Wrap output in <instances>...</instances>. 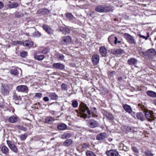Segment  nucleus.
Listing matches in <instances>:
<instances>
[{
  "label": "nucleus",
  "instance_id": "13",
  "mask_svg": "<svg viewBox=\"0 0 156 156\" xmlns=\"http://www.w3.org/2000/svg\"><path fill=\"white\" fill-rule=\"evenodd\" d=\"M16 42H17L18 43H19V42H20L21 44H22L23 46L27 47H31L33 45V42L29 40L25 41L23 42L18 41H17Z\"/></svg>",
  "mask_w": 156,
  "mask_h": 156
},
{
  "label": "nucleus",
  "instance_id": "57",
  "mask_svg": "<svg viewBox=\"0 0 156 156\" xmlns=\"http://www.w3.org/2000/svg\"><path fill=\"white\" fill-rule=\"evenodd\" d=\"M94 14V12H92L91 13H90V15L91 16H93V14Z\"/></svg>",
  "mask_w": 156,
  "mask_h": 156
},
{
  "label": "nucleus",
  "instance_id": "61",
  "mask_svg": "<svg viewBox=\"0 0 156 156\" xmlns=\"http://www.w3.org/2000/svg\"><path fill=\"white\" fill-rule=\"evenodd\" d=\"M112 140V139H111V140H110V141Z\"/></svg>",
  "mask_w": 156,
  "mask_h": 156
},
{
  "label": "nucleus",
  "instance_id": "4",
  "mask_svg": "<svg viewBox=\"0 0 156 156\" xmlns=\"http://www.w3.org/2000/svg\"><path fill=\"white\" fill-rule=\"evenodd\" d=\"M145 54L146 58L149 59H152L156 55V51L154 48H151L147 50Z\"/></svg>",
  "mask_w": 156,
  "mask_h": 156
},
{
  "label": "nucleus",
  "instance_id": "7",
  "mask_svg": "<svg viewBox=\"0 0 156 156\" xmlns=\"http://www.w3.org/2000/svg\"><path fill=\"white\" fill-rule=\"evenodd\" d=\"M108 135L106 133L104 132L100 133L96 136V140L98 141H104L107 138Z\"/></svg>",
  "mask_w": 156,
  "mask_h": 156
},
{
  "label": "nucleus",
  "instance_id": "26",
  "mask_svg": "<svg viewBox=\"0 0 156 156\" xmlns=\"http://www.w3.org/2000/svg\"><path fill=\"white\" fill-rule=\"evenodd\" d=\"M137 118L141 121H143L145 119V118L144 114L141 112L138 113L136 114Z\"/></svg>",
  "mask_w": 156,
  "mask_h": 156
},
{
  "label": "nucleus",
  "instance_id": "22",
  "mask_svg": "<svg viewBox=\"0 0 156 156\" xmlns=\"http://www.w3.org/2000/svg\"><path fill=\"white\" fill-rule=\"evenodd\" d=\"M19 5V4L16 2H11L10 1L8 2V6L10 8H16Z\"/></svg>",
  "mask_w": 156,
  "mask_h": 156
},
{
  "label": "nucleus",
  "instance_id": "11",
  "mask_svg": "<svg viewBox=\"0 0 156 156\" xmlns=\"http://www.w3.org/2000/svg\"><path fill=\"white\" fill-rule=\"evenodd\" d=\"M99 56L96 54L93 55L92 57V62L94 65H97L99 61Z\"/></svg>",
  "mask_w": 156,
  "mask_h": 156
},
{
  "label": "nucleus",
  "instance_id": "1",
  "mask_svg": "<svg viewBox=\"0 0 156 156\" xmlns=\"http://www.w3.org/2000/svg\"><path fill=\"white\" fill-rule=\"evenodd\" d=\"M138 106L141 108V110L144 111L145 112V115L146 118L149 121H152L154 120L155 117L154 115L153 112L147 109L146 107L142 104H139Z\"/></svg>",
  "mask_w": 156,
  "mask_h": 156
},
{
  "label": "nucleus",
  "instance_id": "10",
  "mask_svg": "<svg viewBox=\"0 0 156 156\" xmlns=\"http://www.w3.org/2000/svg\"><path fill=\"white\" fill-rule=\"evenodd\" d=\"M88 126L91 128H95L98 126V123L97 121L94 119L89 120L88 122Z\"/></svg>",
  "mask_w": 156,
  "mask_h": 156
},
{
  "label": "nucleus",
  "instance_id": "56",
  "mask_svg": "<svg viewBox=\"0 0 156 156\" xmlns=\"http://www.w3.org/2000/svg\"><path fill=\"white\" fill-rule=\"evenodd\" d=\"M122 80V78L121 77H120L118 78V80L119 81H121Z\"/></svg>",
  "mask_w": 156,
  "mask_h": 156
},
{
  "label": "nucleus",
  "instance_id": "3",
  "mask_svg": "<svg viewBox=\"0 0 156 156\" xmlns=\"http://www.w3.org/2000/svg\"><path fill=\"white\" fill-rule=\"evenodd\" d=\"M111 7L106 5H100L97 6L95 8V10L99 12H103L109 11Z\"/></svg>",
  "mask_w": 156,
  "mask_h": 156
},
{
  "label": "nucleus",
  "instance_id": "6",
  "mask_svg": "<svg viewBox=\"0 0 156 156\" xmlns=\"http://www.w3.org/2000/svg\"><path fill=\"white\" fill-rule=\"evenodd\" d=\"M10 149L15 153L18 152V150L15 144L9 140L6 141Z\"/></svg>",
  "mask_w": 156,
  "mask_h": 156
},
{
  "label": "nucleus",
  "instance_id": "2",
  "mask_svg": "<svg viewBox=\"0 0 156 156\" xmlns=\"http://www.w3.org/2000/svg\"><path fill=\"white\" fill-rule=\"evenodd\" d=\"M80 112L82 115L83 117L85 119L91 117V112L86 105L82 103L80 105Z\"/></svg>",
  "mask_w": 156,
  "mask_h": 156
},
{
  "label": "nucleus",
  "instance_id": "18",
  "mask_svg": "<svg viewBox=\"0 0 156 156\" xmlns=\"http://www.w3.org/2000/svg\"><path fill=\"white\" fill-rule=\"evenodd\" d=\"M103 114L106 118L109 120H112L114 119V116L110 112H108L106 111H104L103 112Z\"/></svg>",
  "mask_w": 156,
  "mask_h": 156
},
{
  "label": "nucleus",
  "instance_id": "21",
  "mask_svg": "<svg viewBox=\"0 0 156 156\" xmlns=\"http://www.w3.org/2000/svg\"><path fill=\"white\" fill-rule=\"evenodd\" d=\"M8 121L11 123H15L18 121V118L16 116L12 115L8 119Z\"/></svg>",
  "mask_w": 156,
  "mask_h": 156
},
{
  "label": "nucleus",
  "instance_id": "12",
  "mask_svg": "<svg viewBox=\"0 0 156 156\" xmlns=\"http://www.w3.org/2000/svg\"><path fill=\"white\" fill-rule=\"evenodd\" d=\"M106 154L108 156H119V154L115 150H112L106 152Z\"/></svg>",
  "mask_w": 156,
  "mask_h": 156
},
{
  "label": "nucleus",
  "instance_id": "58",
  "mask_svg": "<svg viewBox=\"0 0 156 156\" xmlns=\"http://www.w3.org/2000/svg\"><path fill=\"white\" fill-rule=\"evenodd\" d=\"M112 37H109L108 38V41H109L110 42V39H111L112 38Z\"/></svg>",
  "mask_w": 156,
  "mask_h": 156
},
{
  "label": "nucleus",
  "instance_id": "9",
  "mask_svg": "<svg viewBox=\"0 0 156 156\" xmlns=\"http://www.w3.org/2000/svg\"><path fill=\"white\" fill-rule=\"evenodd\" d=\"M16 89L18 92H27L28 90V87L25 85H23L18 86L16 87Z\"/></svg>",
  "mask_w": 156,
  "mask_h": 156
},
{
  "label": "nucleus",
  "instance_id": "44",
  "mask_svg": "<svg viewBox=\"0 0 156 156\" xmlns=\"http://www.w3.org/2000/svg\"><path fill=\"white\" fill-rule=\"evenodd\" d=\"M56 57L58 58L59 60H62L64 59V56L62 54H60L57 55Z\"/></svg>",
  "mask_w": 156,
  "mask_h": 156
},
{
  "label": "nucleus",
  "instance_id": "34",
  "mask_svg": "<svg viewBox=\"0 0 156 156\" xmlns=\"http://www.w3.org/2000/svg\"><path fill=\"white\" fill-rule=\"evenodd\" d=\"M72 136V134L69 133H65L62 135V139H66L70 138Z\"/></svg>",
  "mask_w": 156,
  "mask_h": 156
},
{
  "label": "nucleus",
  "instance_id": "28",
  "mask_svg": "<svg viewBox=\"0 0 156 156\" xmlns=\"http://www.w3.org/2000/svg\"><path fill=\"white\" fill-rule=\"evenodd\" d=\"M49 97L52 100H55L57 99L58 96L55 93H51L49 94Z\"/></svg>",
  "mask_w": 156,
  "mask_h": 156
},
{
  "label": "nucleus",
  "instance_id": "8",
  "mask_svg": "<svg viewBox=\"0 0 156 156\" xmlns=\"http://www.w3.org/2000/svg\"><path fill=\"white\" fill-rule=\"evenodd\" d=\"M124 36L128 42L131 44L135 43L134 39L130 35L127 33H125L124 34Z\"/></svg>",
  "mask_w": 156,
  "mask_h": 156
},
{
  "label": "nucleus",
  "instance_id": "48",
  "mask_svg": "<svg viewBox=\"0 0 156 156\" xmlns=\"http://www.w3.org/2000/svg\"><path fill=\"white\" fill-rule=\"evenodd\" d=\"M13 99L15 100H16V101L18 100L20 98V96H18L17 95L15 94H14L13 95Z\"/></svg>",
  "mask_w": 156,
  "mask_h": 156
},
{
  "label": "nucleus",
  "instance_id": "20",
  "mask_svg": "<svg viewBox=\"0 0 156 156\" xmlns=\"http://www.w3.org/2000/svg\"><path fill=\"white\" fill-rule=\"evenodd\" d=\"M122 107L125 111L128 113H130L132 112V109L130 106L126 104H124Z\"/></svg>",
  "mask_w": 156,
  "mask_h": 156
},
{
  "label": "nucleus",
  "instance_id": "51",
  "mask_svg": "<svg viewBox=\"0 0 156 156\" xmlns=\"http://www.w3.org/2000/svg\"><path fill=\"white\" fill-rule=\"evenodd\" d=\"M32 1L33 0H26L25 1V3L26 4L28 5H29Z\"/></svg>",
  "mask_w": 156,
  "mask_h": 156
},
{
  "label": "nucleus",
  "instance_id": "38",
  "mask_svg": "<svg viewBox=\"0 0 156 156\" xmlns=\"http://www.w3.org/2000/svg\"><path fill=\"white\" fill-rule=\"evenodd\" d=\"M67 18L69 20H72L73 18V15L71 13L66 14Z\"/></svg>",
  "mask_w": 156,
  "mask_h": 156
},
{
  "label": "nucleus",
  "instance_id": "29",
  "mask_svg": "<svg viewBox=\"0 0 156 156\" xmlns=\"http://www.w3.org/2000/svg\"><path fill=\"white\" fill-rule=\"evenodd\" d=\"M34 58L38 61H41L44 58V56L43 55H37L35 54L34 55Z\"/></svg>",
  "mask_w": 156,
  "mask_h": 156
},
{
  "label": "nucleus",
  "instance_id": "14",
  "mask_svg": "<svg viewBox=\"0 0 156 156\" xmlns=\"http://www.w3.org/2000/svg\"><path fill=\"white\" fill-rule=\"evenodd\" d=\"M72 41L71 38L69 36L63 37L62 38V41H63L64 44H68L70 43Z\"/></svg>",
  "mask_w": 156,
  "mask_h": 156
},
{
  "label": "nucleus",
  "instance_id": "54",
  "mask_svg": "<svg viewBox=\"0 0 156 156\" xmlns=\"http://www.w3.org/2000/svg\"><path fill=\"white\" fill-rule=\"evenodd\" d=\"M4 5V3L0 1V9L3 8Z\"/></svg>",
  "mask_w": 156,
  "mask_h": 156
},
{
  "label": "nucleus",
  "instance_id": "37",
  "mask_svg": "<svg viewBox=\"0 0 156 156\" xmlns=\"http://www.w3.org/2000/svg\"><path fill=\"white\" fill-rule=\"evenodd\" d=\"M49 51V49L48 48H44L41 51H39V53H42L46 54L48 53Z\"/></svg>",
  "mask_w": 156,
  "mask_h": 156
},
{
  "label": "nucleus",
  "instance_id": "60",
  "mask_svg": "<svg viewBox=\"0 0 156 156\" xmlns=\"http://www.w3.org/2000/svg\"><path fill=\"white\" fill-rule=\"evenodd\" d=\"M94 110H95V109H96V108L94 107Z\"/></svg>",
  "mask_w": 156,
  "mask_h": 156
},
{
  "label": "nucleus",
  "instance_id": "39",
  "mask_svg": "<svg viewBox=\"0 0 156 156\" xmlns=\"http://www.w3.org/2000/svg\"><path fill=\"white\" fill-rule=\"evenodd\" d=\"M28 55L27 52L25 51H23L20 53V55L23 58L26 57Z\"/></svg>",
  "mask_w": 156,
  "mask_h": 156
},
{
  "label": "nucleus",
  "instance_id": "43",
  "mask_svg": "<svg viewBox=\"0 0 156 156\" xmlns=\"http://www.w3.org/2000/svg\"><path fill=\"white\" fill-rule=\"evenodd\" d=\"M132 150L134 152L136 153H139V149L135 146L132 147Z\"/></svg>",
  "mask_w": 156,
  "mask_h": 156
},
{
  "label": "nucleus",
  "instance_id": "40",
  "mask_svg": "<svg viewBox=\"0 0 156 156\" xmlns=\"http://www.w3.org/2000/svg\"><path fill=\"white\" fill-rule=\"evenodd\" d=\"M87 156H96L93 152L90 151H88L86 152Z\"/></svg>",
  "mask_w": 156,
  "mask_h": 156
},
{
  "label": "nucleus",
  "instance_id": "49",
  "mask_svg": "<svg viewBox=\"0 0 156 156\" xmlns=\"http://www.w3.org/2000/svg\"><path fill=\"white\" fill-rule=\"evenodd\" d=\"M15 16L17 17H20L23 16V14L20 12H17L15 14Z\"/></svg>",
  "mask_w": 156,
  "mask_h": 156
},
{
  "label": "nucleus",
  "instance_id": "46",
  "mask_svg": "<svg viewBox=\"0 0 156 156\" xmlns=\"http://www.w3.org/2000/svg\"><path fill=\"white\" fill-rule=\"evenodd\" d=\"M62 88L64 91L67 90V86L66 83H62Z\"/></svg>",
  "mask_w": 156,
  "mask_h": 156
},
{
  "label": "nucleus",
  "instance_id": "33",
  "mask_svg": "<svg viewBox=\"0 0 156 156\" xmlns=\"http://www.w3.org/2000/svg\"><path fill=\"white\" fill-rule=\"evenodd\" d=\"M147 94L149 96L152 97H156V93L152 91H147Z\"/></svg>",
  "mask_w": 156,
  "mask_h": 156
},
{
  "label": "nucleus",
  "instance_id": "36",
  "mask_svg": "<svg viewBox=\"0 0 156 156\" xmlns=\"http://www.w3.org/2000/svg\"><path fill=\"white\" fill-rule=\"evenodd\" d=\"M27 136L28 135L27 134L25 133L19 136V137L21 140H24L27 137Z\"/></svg>",
  "mask_w": 156,
  "mask_h": 156
},
{
  "label": "nucleus",
  "instance_id": "45",
  "mask_svg": "<svg viewBox=\"0 0 156 156\" xmlns=\"http://www.w3.org/2000/svg\"><path fill=\"white\" fill-rule=\"evenodd\" d=\"M146 156H153L154 154L151 151H146L144 152Z\"/></svg>",
  "mask_w": 156,
  "mask_h": 156
},
{
  "label": "nucleus",
  "instance_id": "17",
  "mask_svg": "<svg viewBox=\"0 0 156 156\" xmlns=\"http://www.w3.org/2000/svg\"><path fill=\"white\" fill-rule=\"evenodd\" d=\"M99 51L101 55L102 56L107 55L108 54V50L104 47H101L99 49Z\"/></svg>",
  "mask_w": 156,
  "mask_h": 156
},
{
  "label": "nucleus",
  "instance_id": "25",
  "mask_svg": "<svg viewBox=\"0 0 156 156\" xmlns=\"http://www.w3.org/2000/svg\"><path fill=\"white\" fill-rule=\"evenodd\" d=\"M67 125L63 123H60L58 124L57 126V128L61 130H64L65 129L67 128Z\"/></svg>",
  "mask_w": 156,
  "mask_h": 156
},
{
  "label": "nucleus",
  "instance_id": "55",
  "mask_svg": "<svg viewBox=\"0 0 156 156\" xmlns=\"http://www.w3.org/2000/svg\"><path fill=\"white\" fill-rule=\"evenodd\" d=\"M35 35L37 37H39L40 36V34L39 32H36L35 33Z\"/></svg>",
  "mask_w": 156,
  "mask_h": 156
},
{
  "label": "nucleus",
  "instance_id": "24",
  "mask_svg": "<svg viewBox=\"0 0 156 156\" xmlns=\"http://www.w3.org/2000/svg\"><path fill=\"white\" fill-rule=\"evenodd\" d=\"M60 31L62 32V33L66 34H69L70 32V30L68 28L64 27L61 28L60 29Z\"/></svg>",
  "mask_w": 156,
  "mask_h": 156
},
{
  "label": "nucleus",
  "instance_id": "19",
  "mask_svg": "<svg viewBox=\"0 0 156 156\" xmlns=\"http://www.w3.org/2000/svg\"><path fill=\"white\" fill-rule=\"evenodd\" d=\"M138 62L137 60L135 58H131L127 60L128 63L130 65H135Z\"/></svg>",
  "mask_w": 156,
  "mask_h": 156
},
{
  "label": "nucleus",
  "instance_id": "47",
  "mask_svg": "<svg viewBox=\"0 0 156 156\" xmlns=\"http://www.w3.org/2000/svg\"><path fill=\"white\" fill-rule=\"evenodd\" d=\"M42 94L41 93H37L35 94V96L37 98H40L42 97Z\"/></svg>",
  "mask_w": 156,
  "mask_h": 156
},
{
  "label": "nucleus",
  "instance_id": "30",
  "mask_svg": "<svg viewBox=\"0 0 156 156\" xmlns=\"http://www.w3.org/2000/svg\"><path fill=\"white\" fill-rule=\"evenodd\" d=\"M54 120L53 118L51 117H48L45 119V122L51 124L54 122Z\"/></svg>",
  "mask_w": 156,
  "mask_h": 156
},
{
  "label": "nucleus",
  "instance_id": "16",
  "mask_svg": "<svg viewBox=\"0 0 156 156\" xmlns=\"http://www.w3.org/2000/svg\"><path fill=\"white\" fill-rule=\"evenodd\" d=\"M52 66L54 68L60 70H62L65 68V66L63 64L58 63L53 64Z\"/></svg>",
  "mask_w": 156,
  "mask_h": 156
},
{
  "label": "nucleus",
  "instance_id": "32",
  "mask_svg": "<svg viewBox=\"0 0 156 156\" xmlns=\"http://www.w3.org/2000/svg\"><path fill=\"white\" fill-rule=\"evenodd\" d=\"M1 150L3 154H7L9 153V150L8 147L5 146H2V147Z\"/></svg>",
  "mask_w": 156,
  "mask_h": 156
},
{
  "label": "nucleus",
  "instance_id": "53",
  "mask_svg": "<svg viewBox=\"0 0 156 156\" xmlns=\"http://www.w3.org/2000/svg\"><path fill=\"white\" fill-rule=\"evenodd\" d=\"M43 99L45 101H49V98L47 97H44Z\"/></svg>",
  "mask_w": 156,
  "mask_h": 156
},
{
  "label": "nucleus",
  "instance_id": "50",
  "mask_svg": "<svg viewBox=\"0 0 156 156\" xmlns=\"http://www.w3.org/2000/svg\"><path fill=\"white\" fill-rule=\"evenodd\" d=\"M139 36L140 38H142L144 39H145L146 40H147V39L149 37V35L148 34L147 37H146L144 35H142L140 34L139 35Z\"/></svg>",
  "mask_w": 156,
  "mask_h": 156
},
{
  "label": "nucleus",
  "instance_id": "31",
  "mask_svg": "<svg viewBox=\"0 0 156 156\" xmlns=\"http://www.w3.org/2000/svg\"><path fill=\"white\" fill-rule=\"evenodd\" d=\"M73 141L71 139L66 140L63 143V145L64 146L68 147L70 146L72 143Z\"/></svg>",
  "mask_w": 156,
  "mask_h": 156
},
{
  "label": "nucleus",
  "instance_id": "35",
  "mask_svg": "<svg viewBox=\"0 0 156 156\" xmlns=\"http://www.w3.org/2000/svg\"><path fill=\"white\" fill-rule=\"evenodd\" d=\"M39 11L41 12L43 14H48L50 12L49 10L47 9H43L40 10Z\"/></svg>",
  "mask_w": 156,
  "mask_h": 156
},
{
  "label": "nucleus",
  "instance_id": "15",
  "mask_svg": "<svg viewBox=\"0 0 156 156\" xmlns=\"http://www.w3.org/2000/svg\"><path fill=\"white\" fill-rule=\"evenodd\" d=\"M42 27L43 29L48 34H52L53 33V30L48 25L44 24Z\"/></svg>",
  "mask_w": 156,
  "mask_h": 156
},
{
  "label": "nucleus",
  "instance_id": "42",
  "mask_svg": "<svg viewBox=\"0 0 156 156\" xmlns=\"http://www.w3.org/2000/svg\"><path fill=\"white\" fill-rule=\"evenodd\" d=\"M115 52L117 54H122L124 53L123 50L120 49H117Z\"/></svg>",
  "mask_w": 156,
  "mask_h": 156
},
{
  "label": "nucleus",
  "instance_id": "27",
  "mask_svg": "<svg viewBox=\"0 0 156 156\" xmlns=\"http://www.w3.org/2000/svg\"><path fill=\"white\" fill-rule=\"evenodd\" d=\"M89 144L88 143H84L80 145L78 147V149L81 150H84L87 147H89Z\"/></svg>",
  "mask_w": 156,
  "mask_h": 156
},
{
  "label": "nucleus",
  "instance_id": "41",
  "mask_svg": "<svg viewBox=\"0 0 156 156\" xmlns=\"http://www.w3.org/2000/svg\"><path fill=\"white\" fill-rule=\"evenodd\" d=\"M78 102L76 100L72 101V106L74 108H76L78 106Z\"/></svg>",
  "mask_w": 156,
  "mask_h": 156
},
{
  "label": "nucleus",
  "instance_id": "23",
  "mask_svg": "<svg viewBox=\"0 0 156 156\" xmlns=\"http://www.w3.org/2000/svg\"><path fill=\"white\" fill-rule=\"evenodd\" d=\"M19 70L20 71V72L21 73V70L20 69L18 68V69H12L10 73L12 74L18 76V75L19 74Z\"/></svg>",
  "mask_w": 156,
  "mask_h": 156
},
{
  "label": "nucleus",
  "instance_id": "59",
  "mask_svg": "<svg viewBox=\"0 0 156 156\" xmlns=\"http://www.w3.org/2000/svg\"><path fill=\"white\" fill-rule=\"evenodd\" d=\"M154 103L156 105V100L154 101Z\"/></svg>",
  "mask_w": 156,
  "mask_h": 156
},
{
  "label": "nucleus",
  "instance_id": "5",
  "mask_svg": "<svg viewBox=\"0 0 156 156\" xmlns=\"http://www.w3.org/2000/svg\"><path fill=\"white\" fill-rule=\"evenodd\" d=\"M1 92L4 95H7L9 93V88L8 86L5 84H2L0 88Z\"/></svg>",
  "mask_w": 156,
  "mask_h": 156
},
{
  "label": "nucleus",
  "instance_id": "52",
  "mask_svg": "<svg viewBox=\"0 0 156 156\" xmlns=\"http://www.w3.org/2000/svg\"><path fill=\"white\" fill-rule=\"evenodd\" d=\"M114 37L115 38V40L114 41V43L115 44H116L117 43H119L121 42L120 41H117L118 38L117 37Z\"/></svg>",
  "mask_w": 156,
  "mask_h": 156
}]
</instances>
